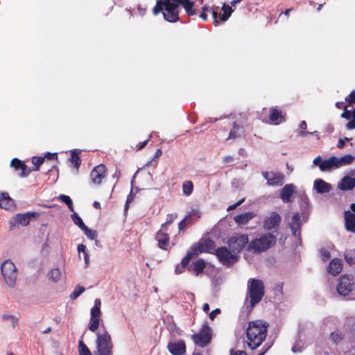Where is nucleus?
Masks as SVG:
<instances>
[{
	"instance_id": "obj_1",
	"label": "nucleus",
	"mask_w": 355,
	"mask_h": 355,
	"mask_svg": "<svg viewBox=\"0 0 355 355\" xmlns=\"http://www.w3.org/2000/svg\"><path fill=\"white\" fill-rule=\"evenodd\" d=\"M268 323L261 320L248 322L246 329V344L253 350L258 348L265 340L268 334Z\"/></svg>"
},
{
	"instance_id": "obj_2",
	"label": "nucleus",
	"mask_w": 355,
	"mask_h": 355,
	"mask_svg": "<svg viewBox=\"0 0 355 355\" xmlns=\"http://www.w3.org/2000/svg\"><path fill=\"white\" fill-rule=\"evenodd\" d=\"M277 243V237L271 232L262 233L259 237L250 241L246 250L254 254H261L273 247Z\"/></svg>"
},
{
	"instance_id": "obj_3",
	"label": "nucleus",
	"mask_w": 355,
	"mask_h": 355,
	"mask_svg": "<svg viewBox=\"0 0 355 355\" xmlns=\"http://www.w3.org/2000/svg\"><path fill=\"white\" fill-rule=\"evenodd\" d=\"M179 6L171 0H157L153 8L154 15L162 12L165 20L169 22H176L179 20Z\"/></svg>"
},
{
	"instance_id": "obj_4",
	"label": "nucleus",
	"mask_w": 355,
	"mask_h": 355,
	"mask_svg": "<svg viewBox=\"0 0 355 355\" xmlns=\"http://www.w3.org/2000/svg\"><path fill=\"white\" fill-rule=\"evenodd\" d=\"M265 294V286L261 279L251 278L248 279L247 298L250 299V307L253 309L262 300Z\"/></svg>"
},
{
	"instance_id": "obj_5",
	"label": "nucleus",
	"mask_w": 355,
	"mask_h": 355,
	"mask_svg": "<svg viewBox=\"0 0 355 355\" xmlns=\"http://www.w3.org/2000/svg\"><path fill=\"white\" fill-rule=\"evenodd\" d=\"M113 348L111 336L106 330L96 334V350L94 351V355H112Z\"/></svg>"
},
{
	"instance_id": "obj_6",
	"label": "nucleus",
	"mask_w": 355,
	"mask_h": 355,
	"mask_svg": "<svg viewBox=\"0 0 355 355\" xmlns=\"http://www.w3.org/2000/svg\"><path fill=\"white\" fill-rule=\"evenodd\" d=\"M354 159V157L352 155H345L340 158L331 156L330 158L323 160L319 164V168L322 171H331L351 164Z\"/></svg>"
},
{
	"instance_id": "obj_7",
	"label": "nucleus",
	"mask_w": 355,
	"mask_h": 355,
	"mask_svg": "<svg viewBox=\"0 0 355 355\" xmlns=\"http://www.w3.org/2000/svg\"><path fill=\"white\" fill-rule=\"evenodd\" d=\"M193 343L201 347L207 346L211 341L212 331L207 322H205L197 334H193Z\"/></svg>"
},
{
	"instance_id": "obj_8",
	"label": "nucleus",
	"mask_w": 355,
	"mask_h": 355,
	"mask_svg": "<svg viewBox=\"0 0 355 355\" xmlns=\"http://www.w3.org/2000/svg\"><path fill=\"white\" fill-rule=\"evenodd\" d=\"M214 254L218 261L227 267H232L239 259L238 255L234 254L230 249L226 247H219L215 250Z\"/></svg>"
},
{
	"instance_id": "obj_9",
	"label": "nucleus",
	"mask_w": 355,
	"mask_h": 355,
	"mask_svg": "<svg viewBox=\"0 0 355 355\" xmlns=\"http://www.w3.org/2000/svg\"><path fill=\"white\" fill-rule=\"evenodd\" d=\"M248 236L245 234L236 233L228 239L230 249L238 255L249 243Z\"/></svg>"
},
{
	"instance_id": "obj_10",
	"label": "nucleus",
	"mask_w": 355,
	"mask_h": 355,
	"mask_svg": "<svg viewBox=\"0 0 355 355\" xmlns=\"http://www.w3.org/2000/svg\"><path fill=\"white\" fill-rule=\"evenodd\" d=\"M1 270L6 284L10 287H13L17 276L15 264L10 260H6L1 264Z\"/></svg>"
},
{
	"instance_id": "obj_11",
	"label": "nucleus",
	"mask_w": 355,
	"mask_h": 355,
	"mask_svg": "<svg viewBox=\"0 0 355 355\" xmlns=\"http://www.w3.org/2000/svg\"><path fill=\"white\" fill-rule=\"evenodd\" d=\"M354 279L352 275H342L338 279L337 291L339 295H348L354 289Z\"/></svg>"
},
{
	"instance_id": "obj_12",
	"label": "nucleus",
	"mask_w": 355,
	"mask_h": 355,
	"mask_svg": "<svg viewBox=\"0 0 355 355\" xmlns=\"http://www.w3.org/2000/svg\"><path fill=\"white\" fill-rule=\"evenodd\" d=\"M101 302L99 299H96L94 301V305L91 309L90 311V320L88 329L92 332H95L100 326L101 319Z\"/></svg>"
},
{
	"instance_id": "obj_13",
	"label": "nucleus",
	"mask_w": 355,
	"mask_h": 355,
	"mask_svg": "<svg viewBox=\"0 0 355 355\" xmlns=\"http://www.w3.org/2000/svg\"><path fill=\"white\" fill-rule=\"evenodd\" d=\"M262 175L267 180L268 186L278 187L283 185L285 176L282 173L275 171H263Z\"/></svg>"
},
{
	"instance_id": "obj_14",
	"label": "nucleus",
	"mask_w": 355,
	"mask_h": 355,
	"mask_svg": "<svg viewBox=\"0 0 355 355\" xmlns=\"http://www.w3.org/2000/svg\"><path fill=\"white\" fill-rule=\"evenodd\" d=\"M282 222L281 216L276 211H272L268 216H266L263 221V227L265 230H278Z\"/></svg>"
},
{
	"instance_id": "obj_15",
	"label": "nucleus",
	"mask_w": 355,
	"mask_h": 355,
	"mask_svg": "<svg viewBox=\"0 0 355 355\" xmlns=\"http://www.w3.org/2000/svg\"><path fill=\"white\" fill-rule=\"evenodd\" d=\"M107 176V168L103 164H98L95 166L90 173V180L92 184L100 185L103 179Z\"/></svg>"
},
{
	"instance_id": "obj_16",
	"label": "nucleus",
	"mask_w": 355,
	"mask_h": 355,
	"mask_svg": "<svg viewBox=\"0 0 355 355\" xmlns=\"http://www.w3.org/2000/svg\"><path fill=\"white\" fill-rule=\"evenodd\" d=\"M192 247L193 250L198 252V255L202 252L214 254L215 250H216L215 242L209 238L205 239L202 242L196 243Z\"/></svg>"
},
{
	"instance_id": "obj_17",
	"label": "nucleus",
	"mask_w": 355,
	"mask_h": 355,
	"mask_svg": "<svg viewBox=\"0 0 355 355\" xmlns=\"http://www.w3.org/2000/svg\"><path fill=\"white\" fill-rule=\"evenodd\" d=\"M167 229L162 228L161 227L160 230L156 233L155 239L158 242V247L164 250H168V246L169 245L170 236L167 233Z\"/></svg>"
},
{
	"instance_id": "obj_18",
	"label": "nucleus",
	"mask_w": 355,
	"mask_h": 355,
	"mask_svg": "<svg viewBox=\"0 0 355 355\" xmlns=\"http://www.w3.org/2000/svg\"><path fill=\"white\" fill-rule=\"evenodd\" d=\"M201 216V213L199 210L193 209L184 219L178 223L179 232L184 231L187 225H191L193 221L196 220Z\"/></svg>"
},
{
	"instance_id": "obj_19",
	"label": "nucleus",
	"mask_w": 355,
	"mask_h": 355,
	"mask_svg": "<svg viewBox=\"0 0 355 355\" xmlns=\"http://www.w3.org/2000/svg\"><path fill=\"white\" fill-rule=\"evenodd\" d=\"M39 216L37 212H28L26 214H18L10 220V223H19L23 226H26L32 218Z\"/></svg>"
},
{
	"instance_id": "obj_20",
	"label": "nucleus",
	"mask_w": 355,
	"mask_h": 355,
	"mask_svg": "<svg viewBox=\"0 0 355 355\" xmlns=\"http://www.w3.org/2000/svg\"><path fill=\"white\" fill-rule=\"evenodd\" d=\"M10 166L13 167L15 171H21L19 173V176L21 178L27 177L31 171V168H28L23 161L17 158H14L11 160Z\"/></svg>"
},
{
	"instance_id": "obj_21",
	"label": "nucleus",
	"mask_w": 355,
	"mask_h": 355,
	"mask_svg": "<svg viewBox=\"0 0 355 355\" xmlns=\"http://www.w3.org/2000/svg\"><path fill=\"white\" fill-rule=\"evenodd\" d=\"M289 226L292 231V234L296 237H300L302 223L301 216L299 213L293 214Z\"/></svg>"
},
{
	"instance_id": "obj_22",
	"label": "nucleus",
	"mask_w": 355,
	"mask_h": 355,
	"mask_svg": "<svg viewBox=\"0 0 355 355\" xmlns=\"http://www.w3.org/2000/svg\"><path fill=\"white\" fill-rule=\"evenodd\" d=\"M167 348L173 355H182L186 352V345L183 340H179L177 343H169Z\"/></svg>"
},
{
	"instance_id": "obj_23",
	"label": "nucleus",
	"mask_w": 355,
	"mask_h": 355,
	"mask_svg": "<svg viewBox=\"0 0 355 355\" xmlns=\"http://www.w3.org/2000/svg\"><path fill=\"white\" fill-rule=\"evenodd\" d=\"M343 266V261L340 259L334 258L330 261L327 267V272L334 276H336L341 272Z\"/></svg>"
},
{
	"instance_id": "obj_24",
	"label": "nucleus",
	"mask_w": 355,
	"mask_h": 355,
	"mask_svg": "<svg viewBox=\"0 0 355 355\" xmlns=\"http://www.w3.org/2000/svg\"><path fill=\"white\" fill-rule=\"evenodd\" d=\"M207 263L202 259H198L192 262V263L187 268L188 271L193 272L195 275L198 276L202 273L206 268Z\"/></svg>"
},
{
	"instance_id": "obj_25",
	"label": "nucleus",
	"mask_w": 355,
	"mask_h": 355,
	"mask_svg": "<svg viewBox=\"0 0 355 355\" xmlns=\"http://www.w3.org/2000/svg\"><path fill=\"white\" fill-rule=\"evenodd\" d=\"M286 114H283L282 110L276 107H272L269 110V119L272 121L275 124H279L280 123L285 121Z\"/></svg>"
},
{
	"instance_id": "obj_26",
	"label": "nucleus",
	"mask_w": 355,
	"mask_h": 355,
	"mask_svg": "<svg viewBox=\"0 0 355 355\" xmlns=\"http://www.w3.org/2000/svg\"><path fill=\"white\" fill-rule=\"evenodd\" d=\"M341 117L349 120V122L346 124L347 129L352 130L355 128V109L352 110H347V106H345L344 112L341 114Z\"/></svg>"
},
{
	"instance_id": "obj_27",
	"label": "nucleus",
	"mask_w": 355,
	"mask_h": 355,
	"mask_svg": "<svg viewBox=\"0 0 355 355\" xmlns=\"http://www.w3.org/2000/svg\"><path fill=\"white\" fill-rule=\"evenodd\" d=\"M295 192V187L293 184H286L282 189L280 198L284 202H291V196Z\"/></svg>"
},
{
	"instance_id": "obj_28",
	"label": "nucleus",
	"mask_w": 355,
	"mask_h": 355,
	"mask_svg": "<svg viewBox=\"0 0 355 355\" xmlns=\"http://www.w3.org/2000/svg\"><path fill=\"white\" fill-rule=\"evenodd\" d=\"M244 128L243 125H239L236 122H234L232 128L230 130L229 136L227 139H236L244 136Z\"/></svg>"
},
{
	"instance_id": "obj_29",
	"label": "nucleus",
	"mask_w": 355,
	"mask_h": 355,
	"mask_svg": "<svg viewBox=\"0 0 355 355\" xmlns=\"http://www.w3.org/2000/svg\"><path fill=\"white\" fill-rule=\"evenodd\" d=\"M344 215L346 229L350 232H355V214L345 211Z\"/></svg>"
},
{
	"instance_id": "obj_30",
	"label": "nucleus",
	"mask_w": 355,
	"mask_h": 355,
	"mask_svg": "<svg viewBox=\"0 0 355 355\" xmlns=\"http://www.w3.org/2000/svg\"><path fill=\"white\" fill-rule=\"evenodd\" d=\"M255 216H256V214L253 211L246 212V213L236 216L234 217V221L239 225H246L249 222V220H250Z\"/></svg>"
},
{
	"instance_id": "obj_31",
	"label": "nucleus",
	"mask_w": 355,
	"mask_h": 355,
	"mask_svg": "<svg viewBox=\"0 0 355 355\" xmlns=\"http://www.w3.org/2000/svg\"><path fill=\"white\" fill-rule=\"evenodd\" d=\"M314 188L318 193H324L330 191L331 185L322 179H317L314 182Z\"/></svg>"
},
{
	"instance_id": "obj_32",
	"label": "nucleus",
	"mask_w": 355,
	"mask_h": 355,
	"mask_svg": "<svg viewBox=\"0 0 355 355\" xmlns=\"http://www.w3.org/2000/svg\"><path fill=\"white\" fill-rule=\"evenodd\" d=\"M13 206V200L8 193H0V208L9 209Z\"/></svg>"
},
{
	"instance_id": "obj_33",
	"label": "nucleus",
	"mask_w": 355,
	"mask_h": 355,
	"mask_svg": "<svg viewBox=\"0 0 355 355\" xmlns=\"http://www.w3.org/2000/svg\"><path fill=\"white\" fill-rule=\"evenodd\" d=\"M340 188L342 190H351L355 187V177H345L343 178L340 184Z\"/></svg>"
},
{
	"instance_id": "obj_34",
	"label": "nucleus",
	"mask_w": 355,
	"mask_h": 355,
	"mask_svg": "<svg viewBox=\"0 0 355 355\" xmlns=\"http://www.w3.org/2000/svg\"><path fill=\"white\" fill-rule=\"evenodd\" d=\"M198 256V252L193 250V247L187 252L186 256L182 259L181 261L182 268L189 267V263L191 259Z\"/></svg>"
},
{
	"instance_id": "obj_35",
	"label": "nucleus",
	"mask_w": 355,
	"mask_h": 355,
	"mask_svg": "<svg viewBox=\"0 0 355 355\" xmlns=\"http://www.w3.org/2000/svg\"><path fill=\"white\" fill-rule=\"evenodd\" d=\"M71 163L73 165V166L78 169L80 165L81 164V159L80 157V152L76 151V150H72L71 152V157L69 159Z\"/></svg>"
},
{
	"instance_id": "obj_36",
	"label": "nucleus",
	"mask_w": 355,
	"mask_h": 355,
	"mask_svg": "<svg viewBox=\"0 0 355 355\" xmlns=\"http://www.w3.org/2000/svg\"><path fill=\"white\" fill-rule=\"evenodd\" d=\"M222 10L223 13L222 15H220V20L224 22L231 16L233 12V9L231 6L224 3L222 6Z\"/></svg>"
},
{
	"instance_id": "obj_37",
	"label": "nucleus",
	"mask_w": 355,
	"mask_h": 355,
	"mask_svg": "<svg viewBox=\"0 0 355 355\" xmlns=\"http://www.w3.org/2000/svg\"><path fill=\"white\" fill-rule=\"evenodd\" d=\"M344 337V334L339 329H336L331 332L329 336V339L334 343L338 344L343 340Z\"/></svg>"
},
{
	"instance_id": "obj_38",
	"label": "nucleus",
	"mask_w": 355,
	"mask_h": 355,
	"mask_svg": "<svg viewBox=\"0 0 355 355\" xmlns=\"http://www.w3.org/2000/svg\"><path fill=\"white\" fill-rule=\"evenodd\" d=\"M181 6L184 8L189 16H193L196 14V10L193 8L194 3L190 0H186Z\"/></svg>"
},
{
	"instance_id": "obj_39",
	"label": "nucleus",
	"mask_w": 355,
	"mask_h": 355,
	"mask_svg": "<svg viewBox=\"0 0 355 355\" xmlns=\"http://www.w3.org/2000/svg\"><path fill=\"white\" fill-rule=\"evenodd\" d=\"M45 157L34 156L32 157V163L34 165V167L31 169L33 171H37L40 169V166L44 162Z\"/></svg>"
},
{
	"instance_id": "obj_40",
	"label": "nucleus",
	"mask_w": 355,
	"mask_h": 355,
	"mask_svg": "<svg viewBox=\"0 0 355 355\" xmlns=\"http://www.w3.org/2000/svg\"><path fill=\"white\" fill-rule=\"evenodd\" d=\"M78 355H94L82 340L78 342Z\"/></svg>"
},
{
	"instance_id": "obj_41",
	"label": "nucleus",
	"mask_w": 355,
	"mask_h": 355,
	"mask_svg": "<svg viewBox=\"0 0 355 355\" xmlns=\"http://www.w3.org/2000/svg\"><path fill=\"white\" fill-rule=\"evenodd\" d=\"M193 190V184L191 181H184L182 184V191L186 196H189L192 193Z\"/></svg>"
},
{
	"instance_id": "obj_42",
	"label": "nucleus",
	"mask_w": 355,
	"mask_h": 355,
	"mask_svg": "<svg viewBox=\"0 0 355 355\" xmlns=\"http://www.w3.org/2000/svg\"><path fill=\"white\" fill-rule=\"evenodd\" d=\"M48 276L50 279L57 282L61 278V272L59 268H53L49 272Z\"/></svg>"
},
{
	"instance_id": "obj_43",
	"label": "nucleus",
	"mask_w": 355,
	"mask_h": 355,
	"mask_svg": "<svg viewBox=\"0 0 355 355\" xmlns=\"http://www.w3.org/2000/svg\"><path fill=\"white\" fill-rule=\"evenodd\" d=\"M58 198L62 202H63L64 203H65L67 205V207H69V209L71 211H73L74 209H73V202L69 196H68L67 195L61 194L58 196Z\"/></svg>"
},
{
	"instance_id": "obj_44",
	"label": "nucleus",
	"mask_w": 355,
	"mask_h": 355,
	"mask_svg": "<svg viewBox=\"0 0 355 355\" xmlns=\"http://www.w3.org/2000/svg\"><path fill=\"white\" fill-rule=\"evenodd\" d=\"M71 217L74 224H76L81 230L86 226L78 214L73 213L71 214Z\"/></svg>"
},
{
	"instance_id": "obj_45",
	"label": "nucleus",
	"mask_w": 355,
	"mask_h": 355,
	"mask_svg": "<svg viewBox=\"0 0 355 355\" xmlns=\"http://www.w3.org/2000/svg\"><path fill=\"white\" fill-rule=\"evenodd\" d=\"M85 288L81 286H76L73 290V291L70 294V298L71 300L77 299L84 291Z\"/></svg>"
},
{
	"instance_id": "obj_46",
	"label": "nucleus",
	"mask_w": 355,
	"mask_h": 355,
	"mask_svg": "<svg viewBox=\"0 0 355 355\" xmlns=\"http://www.w3.org/2000/svg\"><path fill=\"white\" fill-rule=\"evenodd\" d=\"M178 218V214L173 213V214H169L166 216V220L164 223H163L161 227L162 228L167 229V225H171L173 223V221Z\"/></svg>"
},
{
	"instance_id": "obj_47",
	"label": "nucleus",
	"mask_w": 355,
	"mask_h": 355,
	"mask_svg": "<svg viewBox=\"0 0 355 355\" xmlns=\"http://www.w3.org/2000/svg\"><path fill=\"white\" fill-rule=\"evenodd\" d=\"M82 230L89 239L94 240L97 238V232L95 230H91L87 226L84 227Z\"/></svg>"
},
{
	"instance_id": "obj_48",
	"label": "nucleus",
	"mask_w": 355,
	"mask_h": 355,
	"mask_svg": "<svg viewBox=\"0 0 355 355\" xmlns=\"http://www.w3.org/2000/svg\"><path fill=\"white\" fill-rule=\"evenodd\" d=\"M306 128H307L306 122L305 121H301V123H300V135L301 136L305 137V136H306L308 135H311L312 134V132L305 131Z\"/></svg>"
},
{
	"instance_id": "obj_49",
	"label": "nucleus",
	"mask_w": 355,
	"mask_h": 355,
	"mask_svg": "<svg viewBox=\"0 0 355 355\" xmlns=\"http://www.w3.org/2000/svg\"><path fill=\"white\" fill-rule=\"evenodd\" d=\"M321 259L324 262L327 261L331 257L329 251L325 248H322L320 250Z\"/></svg>"
},
{
	"instance_id": "obj_50",
	"label": "nucleus",
	"mask_w": 355,
	"mask_h": 355,
	"mask_svg": "<svg viewBox=\"0 0 355 355\" xmlns=\"http://www.w3.org/2000/svg\"><path fill=\"white\" fill-rule=\"evenodd\" d=\"M345 101L347 102L348 105H352L355 104V90H353L349 96L345 98Z\"/></svg>"
},
{
	"instance_id": "obj_51",
	"label": "nucleus",
	"mask_w": 355,
	"mask_h": 355,
	"mask_svg": "<svg viewBox=\"0 0 355 355\" xmlns=\"http://www.w3.org/2000/svg\"><path fill=\"white\" fill-rule=\"evenodd\" d=\"M150 139V136H149L148 137V139H146L145 141L139 143L135 147V150L139 151V150H141V149H143L147 145Z\"/></svg>"
},
{
	"instance_id": "obj_52",
	"label": "nucleus",
	"mask_w": 355,
	"mask_h": 355,
	"mask_svg": "<svg viewBox=\"0 0 355 355\" xmlns=\"http://www.w3.org/2000/svg\"><path fill=\"white\" fill-rule=\"evenodd\" d=\"M3 319L5 320H12L13 327H15L18 322V320L13 315H3Z\"/></svg>"
},
{
	"instance_id": "obj_53",
	"label": "nucleus",
	"mask_w": 355,
	"mask_h": 355,
	"mask_svg": "<svg viewBox=\"0 0 355 355\" xmlns=\"http://www.w3.org/2000/svg\"><path fill=\"white\" fill-rule=\"evenodd\" d=\"M245 201V198H242L240 200H239L237 202H236L234 205H230L227 208V211L233 210L236 209L237 207L241 205L243 202Z\"/></svg>"
},
{
	"instance_id": "obj_54",
	"label": "nucleus",
	"mask_w": 355,
	"mask_h": 355,
	"mask_svg": "<svg viewBox=\"0 0 355 355\" xmlns=\"http://www.w3.org/2000/svg\"><path fill=\"white\" fill-rule=\"evenodd\" d=\"M350 139L345 137L344 139H339L337 143V147L338 148H343L345 146V141H349Z\"/></svg>"
},
{
	"instance_id": "obj_55",
	"label": "nucleus",
	"mask_w": 355,
	"mask_h": 355,
	"mask_svg": "<svg viewBox=\"0 0 355 355\" xmlns=\"http://www.w3.org/2000/svg\"><path fill=\"white\" fill-rule=\"evenodd\" d=\"M220 313V310L219 309H216L214 310H213L210 313H209V318L211 320H214L215 319V318L216 317V315L218 314H219Z\"/></svg>"
},
{
	"instance_id": "obj_56",
	"label": "nucleus",
	"mask_w": 355,
	"mask_h": 355,
	"mask_svg": "<svg viewBox=\"0 0 355 355\" xmlns=\"http://www.w3.org/2000/svg\"><path fill=\"white\" fill-rule=\"evenodd\" d=\"M47 159H55L58 160V154L57 153H47L44 157Z\"/></svg>"
},
{
	"instance_id": "obj_57",
	"label": "nucleus",
	"mask_w": 355,
	"mask_h": 355,
	"mask_svg": "<svg viewBox=\"0 0 355 355\" xmlns=\"http://www.w3.org/2000/svg\"><path fill=\"white\" fill-rule=\"evenodd\" d=\"M211 13L214 19V24L216 26L219 24V21H218V13L214 10H212Z\"/></svg>"
},
{
	"instance_id": "obj_58",
	"label": "nucleus",
	"mask_w": 355,
	"mask_h": 355,
	"mask_svg": "<svg viewBox=\"0 0 355 355\" xmlns=\"http://www.w3.org/2000/svg\"><path fill=\"white\" fill-rule=\"evenodd\" d=\"M234 157L231 155H227L223 158V162L225 164L232 163L234 162Z\"/></svg>"
},
{
	"instance_id": "obj_59",
	"label": "nucleus",
	"mask_w": 355,
	"mask_h": 355,
	"mask_svg": "<svg viewBox=\"0 0 355 355\" xmlns=\"http://www.w3.org/2000/svg\"><path fill=\"white\" fill-rule=\"evenodd\" d=\"M78 252L80 254V252H83V254L87 252H86V246L83 244H79L77 248Z\"/></svg>"
},
{
	"instance_id": "obj_60",
	"label": "nucleus",
	"mask_w": 355,
	"mask_h": 355,
	"mask_svg": "<svg viewBox=\"0 0 355 355\" xmlns=\"http://www.w3.org/2000/svg\"><path fill=\"white\" fill-rule=\"evenodd\" d=\"M205 10H207V8L206 6L203 7V12H201L200 15V17L202 18L203 20L207 19V15L205 12Z\"/></svg>"
},
{
	"instance_id": "obj_61",
	"label": "nucleus",
	"mask_w": 355,
	"mask_h": 355,
	"mask_svg": "<svg viewBox=\"0 0 355 355\" xmlns=\"http://www.w3.org/2000/svg\"><path fill=\"white\" fill-rule=\"evenodd\" d=\"M323 160H322V158L320 157V156H318L316 157L314 159H313V164L316 166H319V164L322 162Z\"/></svg>"
},
{
	"instance_id": "obj_62",
	"label": "nucleus",
	"mask_w": 355,
	"mask_h": 355,
	"mask_svg": "<svg viewBox=\"0 0 355 355\" xmlns=\"http://www.w3.org/2000/svg\"><path fill=\"white\" fill-rule=\"evenodd\" d=\"M336 107H337V108H338V109H343V110H345V107L346 105H344V103H343V102H337V103H336ZM347 106L348 107L349 105H347Z\"/></svg>"
},
{
	"instance_id": "obj_63",
	"label": "nucleus",
	"mask_w": 355,
	"mask_h": 355,
	"mask_svg": "<svg viewBox=\"0 0 355 355\" xmlns=\"http://www.w3.org/2000/svg\"><path fill=\"white\" fill-rule=\"evenodd\" d=\"M162 154V151L161 148L157 149L155 154V158H159Z\"/></svg>"
},
{
	"instance_id": "obj_64",
	"label": "nucleus",
	"mask_w": 355,
	"mask_h": 355,
	"mask_svg": "<svg viewBox=\"0 0 355 355\" xmlns=\"http://www.w3.org/2000/svg\"><path fill=\"white\" fill-rule=\"evenodd\" d=\"M231 355H247V354L245 352L243 351H236L234 354Z\"/></svg>"
}]
</instances>
